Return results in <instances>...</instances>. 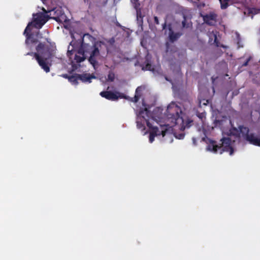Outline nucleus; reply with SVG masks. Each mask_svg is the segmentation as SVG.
<instances>
[{
    "label": "nucleus",
    "instance_id": "aec40b11",
    "mask_svg": "<svg viewBox=\"0 0 260 260\" xmlns=\"http://www.w3.org/2000/svg\"><path fill=\"white\" fill-rule=\"evenodd\" d=\"M142 70L147 71H153L154 68L152 66L151 63L148 60H146L145 66L142 67Z\"/></svg>",
    "mask_w": 260,
    "mask_h": 260
},
{
    "label": "nucleus",
    "instance_id": "2f4dec72",
    "mask_svg": "<svg viewBox=\"0 0 260 260\" xmlns=\"http://www.w3.org/2000/svg\"><path fill=\"white\" fill-rule=\"evenodd\" d=\"M198 116L199 117V118H202V117H201L202 115H200V116Z\"/></svg>",
    "mask_w": 260,
    "mask_h": 260
},
{
    "label": "nucleus",
    "instance_id": "39448f33",
    "mask_svg": "<svg viewBox=\"0 0 260 260\" xmlns=\"http://www.w3.org/2000/svg\"><path fill=\"white\" fill-rule=\"evenodd\" d=\"M151 117L153 118L150 111L147 108L141 109L137 115L136 121L138 128L144 130L145 123L148 127H152V124L149 121Z\"/></svg>",
    "mask_w": 260,
    "mask_h": 260
},
{
    "label": "nucleus",
    "instance_id": "f8f14e48",
    "mask_svg": "<svg viewBox=\"0 0 260 260\" xmlns=\"http://www.w3.org/2000/svg\"><path fill=\"white\" fill-rule=\"evenodd\" d=\"M166 124L164 125H161L159 129L157 126H153L152 125V127H149L150 129H151L153 133L154 134H156V136H160L162 135L163 137H164L166 135V134L167 132V128H166Z\"/></svg>",
    "mask_w": 260,
    "mask_h": 260
},
{
    "label": "nucleus",
    "instance_id": "393cba45",
    "mask_svg": "<svg viewBox=\"0 0 260 260\" xmlns=\"http://www.w3.org/2000/svg\"><path fill=\"white\" fill-rule=\"evenodd\" d=\"M250 60V57H249L248 58H247L246 59V60L243 63L242 66V67H246V66H247L248 65V62H249Z\"/></svg>",
    "mask_w": 260,
    "mask_h": 260
},
{
    "label": "nucleus",
    "instance_id": "c9c22d12",
    "mask_svg": "<svg viewBox=\"0 0 260 260\" xmlns=\"http://www.w3.org/2000/svg\"><path fill=\"white\" fill-rule=\"evenodd\" d=\"M87 36H89V37H91V35H89V34H87Z\"/></svg>",
    "mask_w": 260,
    "mask_h": 260
},
{
    "label": "nucleus",
    "instance_id": "a878e982",
    "mask_svg": "<svg viewBox=\"0 0 260 260\" xmlns=\"http://www.w3.org/2000/svg\"><path fill=\"white\" fill-rule=\"evenodd\" d=\"M214 43H215L216 46L217 47H219V41H218V39H217V37L216 36H215V38H214Z\"/></svg>",
    "mask_w": 260,
    "mask_h": 260
},
{
    "label": "nucleus",
    "instance_id": "20e7f679",
    "mask_svg": "<svg viewBox=\"0 0 260 260\" xmlns=\"http://www.w3.org/2000/svg\"><path fill=\"white\" fill-rule=\"evenodd\" d=\"M220 141L221 143L218 145L216 141L210 140L207 150L215 153H219L220 154H222L224 151L229 152L230 155H232L234 149L231 146V139L230 138L224 137L220 140Z\"/></svg>",
    "mask_w": 260,
    "mask_h": 260
},
{
    "label": "nucleus",
    "instance_id": "6e6552de",
    "mask_svg": "<svg viewBox=\"0 0 260 260\" xmlns=\"http://www.w3.org/2000/svg\"><path fill=\"white\" fill-rule=\"evenodd\" d=\"M50 19H53L59 22H65L67 17L63 12L61 8H55L52 10H48Z\"/></svg>",
    "mask_w": 260,
    "mask_h": 260
},
{
    "label": "nucleus",
    "instance_id": "f257e3e1",
    "mask_svg": "<svg viewBox=\"0 0 260 260\" xmlns=\"http://www.w3.org/2000/svg\"><path fill=\"white\" fill-rule=\"evenodd\" d=\"M166 114L171 126H177L181 131H183L193 124L192 120L182 116L181 108L175 103L172 102L168 105Z\"/></svg>",
    "mask_w": 260,
    "mask_h": 260
},
{
    "label": "nucleus",
    "instance_id": "9b49d317",
    "mask_svg": "<svg viewBox=\"0 0 260 260\" xmlns=\"http://www.w3.org/2000/svg\"><path fill=\"white\" fill-rule=\"evenodd\" d=\"M250 144L260 147V138H257L253 133L247 135L245 139Z\"/></svg>",
    "mask_w": 260,
    "mask_h": 260
},
{
    "label": "nucleus",
    "instance_id": "e433bc0d",
    "mask_svg": "<svg viewBox=\"0 0 260 260\" xmlns=\"http://www.w3.org/2000/svg\"><path fill=\"white\" fill-rule=\"evenodd\" d=\"M167 125L166 128H167V126H168V125H169V124H167V125Z\"/></svg>",
    "mask_w": 260,
    "mask_h": 260
},
{
    "label": "nucleus",
    "instance_id": "412c9836",
    "mask_svg": "<svg viewBox=\"0 0 260 260\" xmlns=\"http://www.w3.org/2000/svg\"><path fill=\"white\" fill-rule=\"evenodd\" d=\"M221 4V8L225 9L229 6V0H219Z\"/></svg>",
    "mask_w": 260,
    "mask_h": 260
},
{
    "label": "nucleus",
    "instance_id": "423d86ee",
    "mask_svg": "<svg viewBox=\"0 0 260 260\" xmlns=\"http://www.w3.org/2000/svg\"><path fill=\"white\" fill-rule=\"evenodd\" d=\"M32 24V22H29L23 32V35L26 37L25 44L29 48H31L30 45L31 44H36L40 43L39 39L42 38V34L39 31L36 34L30 32V27Z\"/></svg>",
    "mask_w": 260,
    "mask_h": 260
},
{
    "label": "nucleus",
    "instance_id": "c85d7f7f",
    "mask_svg": "<svg viewBox=\"0 0 260 260\" xmlns=\"http://www.w3.org/2000/svg\"><path fill=\"white\" fill-rule=\"evenodd\" d=\"M73 52V50L68 51V53H68V55L69 56H70L71 55H72L73 54V52Z\"/></svg>",
    "mask_w": 260,
    "mask_h": 260
},
{
    "label": "nucleus",
    "instance_id": "ddd939ff",
    "mask_svg": "<svg viewBox=\"0 0 260 260\" xmlns=\"http://www.w3.org/2000/svg\"><path fill=\"white\" fill-rule=\"evenodd\" d=\"M78 76L79 80L85 83H90L91 82L92 79L96 78V77L93 74L89 73H83L79 74Z\"/></svg>",
    "mask_w": 260,
    "mask_h": 260
},
{
    "label": "nucleus",
    "instance_id": "f3484780",
    "mask_svg": "<svg viewBox=\"0 0 260 260\" xmlns=\"http://www.w3.org/2000/svg\"><path fill=\"white\" fill-rule=\"evenodd\" d=\"M79 74H75L70 76L69 78V81L72 84L77 85L78 84V80H79V78H78Z\"/></svg>",
    "mask_w": 260,
    "mask_h": 260
},
{
    "label": "nucleus",
    "instance_id": "bb28decb",
    "mask_svg": "<svg viewBox=\"0 0 260 260\" xmlns=\"http://www.w3.org/2000/svg\"><path fill=\"white\" fill-rule=\"evenodd\" d=\"M154 23L156 24H159L158 18V17L157 16H154Z\"/></svg>",
    "mask_w": 260,
    "mask_h": 260
},
{
    "label": "nucleus",
    "instance_id": "4468645a",
    "mask_svg": "<svg viewBox=\"0 0 260 260\" xmlns=\"http://www.w3.org/2000/svg\"><path fill=\"white\" fill-rule=\"evenodd\" d=\"M239 131L236 128H234V131H235V133H233L231 132L232 134H233L234 135H239V132L242 134L243 136L244 137V139H245V137L247 136V135H249L250 133H249V129L247 127L244 126L243 125H240L239 126Z\"/></svg>",
    "mask_w": 260,
    "mask_h": 260
},
{
    "label": "nucleus",
    "instance_id": "473e14b6",
    "mask_svg": "<svg viewBox=\"0 0 260 260\" xmlns=\"http://www.w3.org/2000/svg\"><path fill=\"white\" fill-rule=\"evenodd\" d=\"M168 45H169V43H166V45H167V47H168Z\"/></svg>",
    "mask_w": 260,
    "mask_h": 260
},
{
    "label": "nucleus",
    "instance_id": "1a4fd4ad",
    "mask_svg": "<svg viewBox=\"0 0 260 260\" xmlns=\"http://www.w3.org/2000/svg\"><path fill=\"white\" fill-rule=\"evenodd\" d=\"M100 95L103 98L111 100V101H116L118 98H123L125 99H128V97L125 95L123 93H120L118 92L115 93L111 91H103L100 92Z\"/></svg>",
    "mask_w": 260,
    "mask_h": 260
},
{
    "label": "nucleus",
    "instance_id": "f704fd0d",
    "mask_svg": "<svg viewBox=\"0 0 260 260\" xmlns=\"http://www.w3.org/2000/svg\"><path fill=\"white\" fill-rule=\"evenodd\" d=\"M87 36H89V37H91V35H89V34H87Z\"/></svg>",
    "mask_w": 260,
    "mask_h": 260
},
{
    "label": "nucleus",
    "instance_id": "6ab92c4d",
    "mask_svg": "<svg viewBox=\"0 0 260 260\" xmlns=\"http://www.w3.org/2000/svg\"><path fill=\"white\" fill-rule=\"evenodd\" d=\"M141 91V87H138L137 88L135 92V95L134 98H132L131 101L134 103H137L140 99V98L141 96L140 94Z\"/></svg>",
    "mask_w": 260,
    "mask_h": 260
},
{
    "label": "nucleus",
    "instance_id": "f03ea898",
    "mask_svg": "<svg viewBox=\"0 0 260 260\" xmlns=\"http://www.w3.org/2000/svg\"><path fill=\"white\" fill-rule=\"evenodd\" d=\"M36 52H30L25 55L33 56L39 65L46 73L50 72V67L48 60L51 59L55 54V49L49 47L45 43H39L36 47Z\"/></svg>",
    "mask_w": 260,
    "mask_h": 260
},
{
    "label": "nucleus",
    "instance_id": "0eeeda50",
    "mask_svg": "<svg viewBox=\"0 0 260 260\" xmlns=\"http://www.w3.org/2000/svg\"><path fill=\"white\" fill-rule=\"evenodd\" d=\"M43 12L37 13L33 14V21L31 26L40 29L50 19V16L48 14L49 11H47L44 8L42 9Z\"/></svg>",
    "mask_w": 260,
    "mask_h": 260
},
{
    "label": "nucleus",
    "instance_id": "72a5a7b5",
    "mask_svg": "<svg viewBox=\"0 0 260 260\" xmlns=\"http://www.w3.org/2000/svg\"><path fill=\"white\" fill-rule=\"evenodd\" d=\"M87 36H89V37H91V35H89V34H87Z\"/></svg>",
    "mask_w": 260,
    "mask_h": 260
},
{
    "label": "nucleus",
    "instance_id": "7c9ffc66",
    "mask_svg": "<svg viewBox=\"0 0 260 260\" xmlns=\"http://www.w3.org/2000/svg\"><path fill=\"white\" fill-rule=\"evenodd\" d=\"M198 116L199 117V118H202V117H201L202 115H200V116Z\"/></svg>",
    "mask_w": 260,
    "mask_h": 260
},
{
    "label": "nucleus",
    "instance_id": "4be33fe9",
    "mask_svg": "<svg viewBox=\"0 0 260 260\" xmlns=\"http://www.w3.org/2000/svg\"><path fill=\"white\" fill-rule=\"evenodd\" d=\"M115 79V74L112 72H110L108 75L107 80L109 81L113 82Z\"/></svg>",
    "mask_w": 260,
    "mask_h": 260
},
{
    "label": "nucleus",
    "instance_id": "b1692460",
    "mask_svg": "<svg viewBox=\"0 0 260 260\" xmlns=\"http://www.w3.org/2000/svg\"><path fill=\"white\" fill-rule=\"evenodd\" d=\"M185 136V134L183 133L179 134L176 136V137L178 139H183Z\"/></svg>",
    "mask_w": 260,
    "mask_h": 260
},
{
    "label": "nucleus",
    "instance_id": "2eb2a0df",
    "mask_svg": "<svg viewBox=\"0 0 260 260\" xmlns=\"http://www.w3.org/2000/svg\"><path fill=\"white\" fill-rule=\"evenodd\" d=\"M169 38L170 42L173 43L177 41L182 35L180 32H174L171 26L169 27Z\"/></svg>",
    "mask_w": 260,
    "mask_h": 260
},
{
    "label": "nucleus",
    "instance_id": "cd10ccee",
    "mask_svg": "<svg viewBox=\"0 0 260 260\" xmlns=\"http://www.w3.org/2000/svg\"><path fill=\"white\" fill-rule=\"evenodd\" d=\"M70 75H68V74H63L62 75V77L66 79H68V80H69V78H70Z\"/></svg>",
    "mask_w": 260,
    "mask_h": 260
},
{
    "label": "nucleus",
    "instance_id": "5701e85b",
    "mask_svg": "<svg viewBox=\"0 0 260 260\" xmlns=\"http://www.w3.org/2000/svg\"><path fill=\"white\" fill-rule=\"evenodd\" d=\"M155 136H156V134H154V133H153L152 131H151L150 133L149 137V140L150 143H152L153 142Z\"/></svg>",
    "mask_w": 260,
    "mask_h": 260
},
{
    "label": "nucleus",
    "instance_id": "7ed1b4c3",
    "mask_svg": "<svg viewBox=\"0 0 260 260\" xmlns=\"http://www.w3.org/2000/svg\"><path fill=\"white\" fill-rule=\"evenodd\" d=\"M94 41L92 45L85 43L83 41L78 51V54H89V56L88 60L93 68L96 69L99 65L98 61L101 59L100 50L101 48L102 45L104 44L101 41H96L94 39Z\"/></svg>",
    "mask_w": 260,
    "mask_h": 260
},
{
    "label": "nucleus",
    "instance_id": "c756f323",
    "mask_svg": "<svg viewBox=\"0 0 260 260\" xmlns=\"http://www.w3.org/2000/svg\"><path fill=\"white\" fill-rule=\"evenodd\" d=\"M166 26V23L164 24L163 28H165V27Z\"/></svg>",
    "mask_w": 260,
    "mask_h": 260
},
{
    "label": "nucleus",
    "instance_id": "9d476101",
    "mask_svg": "<svg viewBox=\"0 0 260 260\" xmlns=\"http://www.w3.org/2000/svg\"><path fill=\"white\" fill-rule=\"evenodd\" d=\"M217 15L214 12H211L203 16L204 21L209 25H213L216 22Z\"/></svg>",
    "mask_w": 260,
    "mask_h": 260
},
{
    "label": "nucleus",
    "instance_id": "dca6fc26",
    "mask_svg": "<svg viewBox=\"0 0 260 260\" xmlns=\"http://www.w3.org/2000/svg\"><path fill=\"white\" fill-rule=\"evenodd\" d=\"M182 28H190L192 27V22L190 20H188L185 15H183V20L182 21Z\"/></svg>",
    "mask_w": 260,
    "mask_h": 260
},
{
    "label": "nucleus",
    "instance_id": "a211bd4d",
    "mask_svg": "<svg viewBox=\"0 0 260 260\" xmlns=\"http://www.w3.org/2000/svg\"><path fill=\"white\" fill-rule=\"evenodd\" d=\"M79 55H78L77 54H75L74 58V60L75 62H76L77 63H79L84 60H85L86 57L85 56V54H79Z\"/></svg>",
    "mask_w": 260,
    "mask_h": 260
}]
</instances>
